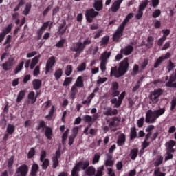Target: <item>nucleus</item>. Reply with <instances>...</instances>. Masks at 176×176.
I'll list each match as a JSON object with an SVG mask.
<instances>
[{"label":"nucleus","mask_w":176,"mask_h":176,"mask_svg":"<svg viewBox=\"0 0 176 176\" xmlns=\"http://www.w3.org/2000/svg\"><path fill=\"white\" fill-rule=\"evenodd\" d=\"M129 67L128 58H124L123 60L120 62V65L118 66H114L111 69V76H114L116 78H120L125 75L128 72Z\"/></svg>","instance_id":"1"},{"label":"nucleus","mask_w":176,"mask_h":176,"mask_svg":"<svg viewBox=\"0 0 176 176\" xmlns=\"http://www.w3.org/2000/svg\"><path fill=\"white\" fill-rule=\"evenodd\" d=\"M165 111L166 109L164 108L154 111L151 110L147 111V113H146V123H155L159 117L164 114Z\"/></svg>","instance_id":"2"},{"label":"nucleus","mask_w":176,"mask_h":176,"mask_svg":"<svg viewBox=\"0 0 176 176\" xmlns=\"http://www.w3.org/2000/svg\"><path fill=\"white\" fill-rule=\"evenodd\" d=\"M89 161L86 160L85 162L80 161L77 163L72 170V176H80L79 172L80 168L83 170H85L89 166Z\"/></svg>","instance_id":"3"},{"label":"nucleus","mask_w":176,"mask_h":176,"mask_svg":"<svg viewBox=\"0 0 176 176\" xmlns=\"http://www.w3.org/2000/svg\"><path fill=\"white\" fill-rule=\"evenodd\" d=\"M163 94V91L161 89H155L153 93L150 94L148 98L150 99V104H155L159 102V98Z\"/></svg>","instance_id":"4"},{"label":"nucleus","mask_w":176,"mask_h":176,"mask_svg":"<svg viewBox=\"0 0 176 176\" xmlns=\"http://www.w3.org/2000/svg\"><path fill=\"white\" fill-rule=\"evenodd\" d=\"M99 12L96 11L94 8H90L86 10L85 17L88 23H93V19L98 16Z\"/></svg>","instance_id":"5"},{"label":"nucleus","mask_w":176,"mask_h":176,"mask_svg":"<svg viewBox=\"0 0 176 176\" xmlns=\"http://www.w3.org/2000/svg\"><path fill=\"white\" fill-rule=\"evenodd\" d=\"M15 62H14V58L12 56H10L8 58V60L5 62V63H3L2 65V68L4 71H10L12 67L14 65Z\"/></svg>","instance_id":"6"},{"label":"nucleus","mask_w":176,"mask_h":176,"mask_svg":"<svg viewBox=\"0 0 176 176\" xmlns=\"http://www.w3.org/2000/svg\"><path fill=\"white\" fill-rule=\"evenodd\" d=\"M126 96V92L124 91L118 96V100L117 98H113L111 100V102L114 104V107L118 108L122 105V101Z\"/></svg>","instance_id":"7"},{"label":"nucleus","mask_w":176,"mask_h":176,"mask_svg":"<svg viewBox=\"0 0 176 176\" xmlns=\"http://www.w3.org/2000/svg\"><path fill=\"white\" fill-rule=\"evenodd\" d=\"M124 30V28L120 25L116 32L113 36V41L120 42V38L123 36V32Z\"/></svg>","instance_id":"8"},{"label":"nucleus","mask_w":176,"mask_h":176,"mask_svg":"<svg viewBox=\"0 0 176 176\" xmlns=\"http://www.w3.org/2000/svg\"><path fill=\"white\" fill-rule=\"evenodd\" d=\"M170 57L171 54L170 52H166L164 56H160V58L155 60V63H154V68H158L165 60H167Z\"/></svg>","instance_id":"9"},{"label":"nucleus","mask_w":176,"mask_h":176,"mask_svg":"<svg viewBox=\"0 0 176 176\" xmlns=\"http://www.w3.org/2000/svg\"><path fill=\"white\" fill-rule=\"evenodd\" d=\"M60 157H61V151L60 148H58L56 151L55 155L52 157V162H53L52 168L54 169L58 167V166L59 165L58 159H60Z\"/></svg>","instance_id":"10"},{"label":"nucleus","mask_w":176,"mask_h":176,"mask_svg":"<svg viewBox=\"0 0 176 176\" xmlns=\"http://www.w3.org/2000/svg\"><path fill=\"white\" fill-rule=\"evenodd\" d=\"M85 47L82 45V43L81 41H78L77 43H74L71 47V50L72 52L82 53V52L85 50Z\"/></svg>","instance_id":"11"},{"label":"nucleus","mask_w":176,"mask_h":176,"mask_svg":"<svg viewBox=\"0 0 176 176\" xmlns=\"http://www.w3.org/2000/svg\"><path fill=\"white\" fill-rule=\"evenodd\" d=\"M55 63H56V59H55L54 56H51V58H49V59L46 63V68H45V74H47L50 72V70L54 66Z\"/></svg>","instance_id":"12"},{"label":"nucleus","mask_w":176,"mask_h":176,"mask_svg":"<svg viewBox=\"0 0 176 176\" xmlns=\"http://www.w3.org/2000/svg\"><path fill=\"white\" fill-rule=\"evenodd\" d=\"M94 8L98 12L102 11L104 8L103 0H94Z\"/></svg>","instance_id":"13"},{"label":"nucleus","mask_w":176,"mask_h":176,"mask_svg":"<svg viewBox=\"0 0 176 176\" xmlns=\"http://www.w3.org/2000/svg\"><path fill=\"white\" fill-rule=\"evenodd\" d=\"M28 173V167L26 164H23L18 168L16 173H20L21 176H26Z\"/></svg>","instance_id":"14"},{"label":"nucleus","mask_w":176,"mask_h":176,"mask_svg":"<svg viewBox=\"0 0 176 176\" xmlns=\"http://www.w3.org/2000/svg\"><path fill=\"white\" fill-rule=\"evenodd\" d=\"M122 2L123 0H116L111 8V10L113 12H117L120 8V5Z\"/></svg>","instance_id":"15"},{"label":"nucleus","mask_w":176,"mask_h":176,"mask_svg":"<svg viewBox=\"0 0 176 176\" xmlns=\"http://www.w3.org/2000/svg\"><path fill=\"white\" fill-rule=\"evenodd\" d=\"M67 28H68V26L66 25V21L64 20L63 23H60L58 27V34L60 36H63L65 33Z\"/></svg>","instance_id":"16"},{"label":"nucleus","mask_w":176,"mask_h":176,"mask_svg":"<svg viewBox=\"0 0 176 176\" xmlns=\"http://www.w3.org/2000/svg\"><path fill=\"white\" fill-rule=\"evenodd\" d=\"M134 50V48L133 45H126L125 48L121 49V54L125 55V56H129L130 55Z\"/></svg>","instance_id":"17"},{"label":"nucleus","mask_w":176,"mask_h":176,"mask_svg":"<svg viewBox=\"0 0 176 176\" xmlns=\"http://www.w3.org/2000/svg\"><path fill=\"white\" fill-rule=\"evenodd\" d=\"M126 142V135L124 133L120 134L118 135V139H117V146H122Z\"/></svg>","instance_id":"18"},{"label":"nucleus","mask_w":176,"mask_h":176,"mask_svg":"<svg viewBox=\"0 0 176 176\" xmlns=\"http://www.w3.org/2000/svg\"><path fill=\"white\" fill-rule=\"evenodd\" d=\"M134 13L131 12L129 14L126 15V17H125V19L122 21V24H120V26H122V28H125V26L127 25V23L130 21V20L133 17Z\"/></svg>","instance_id":"19"},{"label":"nucleus","mask_w":176,"mask_h":176,"mask_svg":"<svg viewBox=\"0 0 176 176\" xmlns=\"http://www.w3.org/2000/svg\"><path fill=\"white\" fill-rule=\"evenodd\" d=\"M111 52H107V51H104L100 56V60L104 63H108V59L111 57Z\"/></svg>","instance_id":"20"},{"label":"nucleus","mask_w":176,"mask_h":176,"mask_svg":"<svg viewBox=\"0 0 176 176\" xmlns=\"http://www.w3.org/2000/svg\"><path fill=\"white\" fill-rule=\"evenodd\" d=\"M33 87L35 90H38L41 89L42 81L39 78H35L32 82Z\"/></svg>","instance_id":"21"},{"label":"nucleus","mask_w":176,"mask_h":176,"mask_svg":"<svg viewBox=\"0 0 176 176\" xmlns=\"http://www.w3.org/2000/svg\"><path fill=\"white\" fill-rule=\"evenodd\" d=\"M96 170L94 166H88L85 170V173L87 176H94L96 175Z\"/></svg>","instance_id":"22"},{"label":"nucleus","mask_w":176,"mask_h":176,"mask_svg":"<svg viewBox=\"0 0 176 176\" xmlns=\"http://www.w3.org/2000/svg\"><path fill=\"white\" fill-rule=\"evenodd\" d=\"M138 152L139 151L138 148L131 149V152L129 153V157H131V160H135L138 155Z\"/></svg>","instance_id":"23"},{"label":"nucleus","mask_w":176,"mask_h":176,"mask_svg":"<svg viewBox=\"0 0 176 176\" xmlns=\"http://www.w3.org/2000/svg\"><path fill=\"white\" fill-rule=\"evenodd\" d=\"M106 116H116L118 114V110L117 109H112V108H109L104 113Z\"/></svg>","instance_id":"24"},{"label":"nucleus","mask_w":176,"mask_h":176,"mask_svg":"<svg viewBox=\"0 0 176 176\" xmlns=\"http://www.w3.org/2000/svg\"><path fill=\"white\" fill-rule=\"evenodd\" d=\"M41 55H38L37 56H34V58H33L30 65V69H33L34 67L38 64Z\"/></svg>","instance_id":"25"},{"label":"nucleus","mask_w":176,"mask_h":176,"mask_svg":"<svg viewBox=\"0 0 176 176\" xmlns=\"http://www.w3.org/2000/svg\"><path fill=\"white\" fill-rule=\"evenodd\" d=\"M45 128H46V129H45V135L46 138H47V140H51L52 136L53 135L52 129L50 127L45 126Z\"/></svg>","instance_id":"26"},{"label":"nucleus","mask_w":176,"mask_h":176,"mask_svg":"<svg viewBox=\"0 0 176 176\" xmlns=\"http://www.w3.org/2000/svg\"><path fill=\"white\" fill-rule=\"evenodd\" d=\"M148 0H144L142 2V3H140V5H139V9L138 10H140L142 12H144V10H145V9L146 8V7L148 5Z\"/></svg>","instance_id":"27"},{"label":"nucleus","mask_w":176,"mask_h":176,"mask_svg":"<svg viewBox=\"0 0 176 176\" xmlns=\"http://www.w3.org/2000/svg\"><path fill=\"white\" fill-rule=\"evenodd\" d=\"M74 85L78 87H84V81L82 80V76H79V77H78L76 84Z\"/></svg>","instance_id":"28"},{"label":"nucleus","mask_w":176,"mask_h":176,"mask_svg":"<svg viewBox=\"0 0 176 176\" xmlns=\"http://www.w3.org/2000/svg\"><path fill=\"white\" fill-rule=\"evenodd\" d=\"M153 37L152 36H148V38H147V44H146V47H147L148 49L152 48L153 46Z\"/></svg>","instance_id":"29"},{"label":"nucleus","mask_w":176,"mask_h":176,"mask_svg":"<svg viewBox=\"0 0 176 176\" xmlns=\"http://www.w3.org/2000/svg\"><path fill=\"white\" fill-rule=\"evenodd\" d=\"M175 67V63H173V62H172L171 60H169L168 63L166 65V70L168 73H170L171 71H173Z\"/></svg>","instance_id":"30"},{"label":"nucleus","mask_w":176,"mask_h":176,"mask_svg":"<svg viewBox=\"0 0 176 176\" xmlns=\"http://www.w3.org/2000/svg\"><path fill=\"white\" fill-rule=\"evenodd\" d=\"M137 138V131L135 127L131 128V135L129 139L133 140Z\"/></svg>","instance_id":"31"},{"label":"nucleus","mask_w":176,"mask_h":176,"mask_svg":"<svg viewBox=\"0 0 176 176\" xmlns=\"http://www.w3.org/2000/svg\"><path fill=\"white\" fill-rule=\"evenodd\" d=\"M6 131L8 134L12 135L15 131V126L12 124H9L7 126Z\"/></svg>","instance_id":"32"},{"label":"nucleus","mask_w":176,"mask_h":176,"mask_svg":"<svg viewBox=\"0 0 176 176\" xmlns=\"http://www.w3.org/2000/svg\"><path fill=\"white\" fill-rule=\"evenodd\" d=\"M23 65H24V62H20V63L19 65H17L16 67L14 69V74H17L18 73H19L23 67Z\"/></svg>","instance_id":"33"},{"label":"nucleus","mask_w":176,"mask_h":176,"mask_svg":"<svg viewBox=\"0 0 176 176\" xmlns=\"http://www.w3.org/2000/svg\"><path fill=\"white\" fill-rule=\"evenodd\" d=\"M164 157L162 156H158L155 162H154V166L157 167L163 163Z\"/></svg>","instance_id":"34"},{"label":"nucleus","mask_w":176,"mask_h":176,"mask_svg":"<svg viewBox=\"0 0 176 176\" xmlns=\"http://www.w3.org/2000/svg\"><path fill=\"white\" fill-rule=\"evenodd\" d=\"M62 76H63L62 69H58V70H56V72L54 73V76H55L56 80H58L61 78Z\"/></svg>","instance_id":"35"},{"label":"nucleus","mask_w":176,"mask_h":176,"mask_svg":"<svg viewBox=\"0 0 176 176\" xmlns=\"http://www.w3.org/2000/svg\"><path fill=\"white\" fill-rule=\"evenodd\" d=\"M32 8V5L30 3H28L25 6V8L24 10V11L23 12V14L25 15V16H27L29 14V12H30V10Z\"/></svg>","instance_id":"36"},{"label":"nucleus","mask_w":176,"mask_h":176,"mask_svg":"<svg viewBox=\"0 0 176 176\" xmlns=\"http://www.w3.org/2000/svg\"><path fill=\"white\" fill-rule=\"evenodd\" d=\"M25 91H21L17 96L16 102L19 103L25 97Z\"/></svg>","instance_id":"37"},{"label":"nucleus","mask_w":176,"mask_h":176,"mask_svg":"<svg viewBox=\"0 0 176 176\" xmlns=\"http://www.w3.org/2000/svg\"><path fill=\"white\" fill-rule=\"evenodd\" d=\"M39 168V166L38 164H33L32 167V170H31V174L32 176H36V173L38 171Z\"/></svg>","instance_id":"38"},{"label":"nucleus","mask_w":176,"mask_h":176,"mask_svg":"<svg viewBox=\"0 0 176 176\" xmlns=\"http://www.w3.org/2000/svg\"><path fill=\"white\" fill-rule=\"evenodd\" d=\"M78 93L77 86L74 85L72 88L71 98L74 100L76 98V95Z\"/></svg>","instance_id":"39"},{"label":"nucleus","mask_w":176,"mask_h":176,"mask_svg":"<svg viewBox=\"0 0 176 176\" xmlns=\"http://www.w3.org/2000/svg\"><path fill=\"white\" fill-rule=\"evenodd\" d=\"M109 41V36H104V37H102L100 43L101 46L102 45H107Z\"/></svg>","instance_id":"40"},{"label":"nucleus","mask_w":176,"mask_h":176,"mask_svg":"<svg viewBox=\"0 0 176 176\" xmlns=\"http://www.w3.org/2000/svg\"><path fill=\"white\" fill-rule=\"evenodd\" d=\"M73 71V66L72 65H67V69L65 70V74L67 76H70V75L72 74Z\"/></svg>","instance_id":"41"},{"label":"nucleus","mask_w":176,"mask_h":176,"mask_svg":"<svg viewBox=\"0 0 176 176\" xmlns=\"http://www.w3.org/2000/svg\"><path fill=\"white\" fill-rule=\"evenodd\" d=\"M46 127V124L44 121H41L39 122L38 126H36V129L37 131H40L41 129H42V131H44V129Z\"/></svg>","instance_id":"42"},{"label":"nucleus","mask_w":176,"mask_h":176,"mask_svg":"<svg viewBox=\"0 0 176 176\" xmlns=\"http://www.w3.org/2000/svg\"><path fill=\"white\" fill-rule=\"evenodd\" d=\"M35 93L32 91L28 94V99L32 100V103L34 104L36 101V98H34Z\"/></svg>","instance_id":"43"},{"label":"nucleus","mask_w":176,"mask_h":176,"mask_svg":"<svg viewBox=\"0 0 176 176\" xmlns=\"http://www.w3.org/2000/svg\"><path fill=\"white\" fill-rule=\"evenodd\" d=\"M43 162L42 164V168L43 170H46L47 168V167L49 166L50 162V160L48 159H45Z\"/></svg>","instance_id":"44"},{"label":"nucleus","mask_w":176,"mask_h":176,"mask_svg":"<svg viewBox=\"0 0 176 176\" xmlns=\"http://www.w3.org/2000/svg\"><path fill=\"white\" fill-rule=\"evenodd\" d=\"M176 81V69L175 72L170 74L169 76V80L168 82H175Z\"/></svg>","instance_id":"45"},{"label":"nucleus","mask_w":176,"mask_h":176,"mask_svg":"<svg viewBox=\"0 0 176 176\" xmlns=\"http://www.w3.org/2000/svg\"><path fill=\"white\" fill-rule=\"evenodd\" d=\"M87 65L85 62H83L81 63V65H79L78 67H77L78 72H83L86 69Z\"/></svg>","instance_id":"46"},{"label":"nucleus","mask_w":176,"mask_h":176,"mask_svg":"<svg viewBox=\"0 0 176 176\" xmlns=\"http://www.w3.org/2000/svg\"><path fill=\"white\" fill-rule=\"evenodd\" d=\"M36 151L34 148H32L30 151L28 152V158L31 159L35 155Z\"/></svg>","instance_id":"47"},{"label":"nucleus","mask_w":176,"mask_h":176,"mask_svg":"<svg viewBox=\"0 0 176 176\" xmlns=\"http://www.w3.org/2000/svg\"><path fill=\"white\" fill-rule=\"evenodd\" d=\"M82 120L86 123H90L93 121V118L90 116H84Z\"/></svg>","instance_id":"48"},{"label":"nucleus","mask_w":176,"mask_h":176,"mask_svg":"<svg viewBox=\"0 0 176 176\" xmlns=\"http://www.w3.org/2000/svg\"><path fill=\"white\" fill-rule=\"evenodd\" d=\"M100 159V153H96L93 160V164H97L99 162Z\"/></svg>","instance_id":"49"},{"label":"nucleus","mask_w":176,"mask_h":176,"mask_svg":"<svg viewBox=\"0 0 176 176\" xmlns=\"http://www.w3.org/2000/svg\"><path fill=\"white\" fill-rule=\"evenodd\" d=\"M176 107V98H173L170 102V111H173Z\"/></svg>","instance_id":"50"},{"label":"nucleus","mask_w":176,"mask_h":176,"mask_svg":"<svg viewBox=\"0 0 176 176\" xmlns=\"http://www.w3.org/2000/svg\"><path fill=\"white\" fill-rule=\"evenodd\" d=\"M72 77H66L64 82H63V86L67 87L69 85V84L72 82Z\"/></svg>","instance_id":"51"},{"label":"nucleus","mask_w":176,"mask_h":176,"mask_svg":"<svg viewBox=\"0 0 176 176\" xmlns=\"http://www.w3.org/2000/svg\"><path fill=\"white\" fill-rule=\"evenodd\" d=\"M162 14L160 9H157L153 12V18L156 19L159 17Z\"/></svg>","instance_id":"52"},{"label":"nucleus","mask_w":176,"mask_h":176,"mask_svg":"<svg viewBox=\"0 0 176 176\" xmlns=\"http://www.w3.org/2000/svg\"><path fill=\"white\" fill-rule=\"evenodd\" d=\"M25 4L24 0H21L19 4L14 8V12H17L19 10L20 8L22 7Z\"/></svg>","instance_id":"53"},{"label":"nucleus","mask_w":176,"mask_h":176,"mask_svg":"<svg viewBox=\"0 0 176 176\" xmlns=\"http://www.w3.org/2000/svg\"><path fill=\"white\" fill-rule=\"evenodd\" d=\"M148 65V59H144V60L142 62V65H140V69L144 70L147 67Z\"/></svg>","instance_id":"54"},{"label":"nucleus","mask_w":176,"mask_h":176,"mask_svg":"<svg viewBox=\"0 0 176 176\" xmlns=\"http://www.w3.org/2000/svg\"><path fill=\"white\" fill-rule=\"evenodd\" d=\"M65 43V41L64 40V38H63L62 40H60L58 43H56V47L58 48H62L64 47Z\"/></svg>","instance_id":"55"},{"label":"nucleus","mask_w":176,"mask_h":176,"mask_svg":"<svg viewBox=\"0 0 176 176\" xmlns=\"http://www.w3.org/2000/svg\"><path fill=\"white\" fill-rule=\"evenodd\" d=\"M139 70H140V67L138 66V65H135L133 66V69H132V75H137Z\"/></svg>","instance_id":"56"},{"label":"nucleus","mask_w":176,"mask_h":176,"mask_svg":"<svg viewBox=\"0 0 176 176\" xmlns=\"http://www.w3.org/2000/svg\"><path fill=\"white\" fill-rule=\"evenodd\" d=\"M176 143L173 140H170L166 143L167 148H173V147L175 146Z\"/></svg>","instance_id":"57"},{"label":"nucleus","mask_w":176,"mask_h":176,"mask_svg":"<svg viewBox=\"0 0 176 176\" xmlns=\"http://www.w3.org/2000/svg\"><path fill=\"white\" fill-rule=\"evenodd\" d=\"M107 64V62H104V61L101 60L100 69H101V71L102 72H106V70H107V67H106Z\"/></svg>","instance_id":"58"},{"label":"nucleus","mask_w":176,"mask_h":176,"mask_svg":"<svg viewBox=\"0 0 176 176\" xmlns=\"http://www.w3.org/2000/svg\"><path fill=\"white\" fill-rule=\"evenodd\" d=\"M69 129H67L63 134V137H62V143L64 144L67 136H68V133H69Z\"/></svg>","instance_id":"59"},{"label":"nucleus","mask_w":176,"mask_h":176,"mask_svg":"<svg viewBox=\"0 0 176 176\" xmlns=\"http://www.w3.org/2000/svg\"><path fill=\"white\" fill-rule=\"evenodd\" d=\"M119 84L117 82H113L111 86V91H118Z\"/></svg>","instance_id":"60"},{"label":"nucleus","mask_w":176,"mask_h":176,"mask_svg":"<svg viewBox=\"0 0 176 176\" xmlns=\"http://www.w3.org/2000/svg\"><path fill=\"white\" fill-rule=\"evenodd\" d=\"M154 176H166V174L160 172V169L158 168L154 171Z\"/></svg>","instance_id":"61"},{"label":"nucleus","mask_w":176,"mask_h":176,"mask_svg":"<svg viewBox=\"0 0 176 176\" xmlns=\"http://www.w3.org/2000/svg\"><path fill=\"white\" fill-rule=\"evenodd\" d=\"M144 118H142L138 120V127L142 128L144 126Z\"/></svg>","instance_id":"62"},{"label":"nucleus","mask_w":176,"mask_h":176,"mask_svg":"<svg viewBox=\"0 0 176 176\" xmlns=\"http://www.w3.org/2000/svg\"><path fill=\"white\" fill-rule=\"evenodd\" d=\"M40 66H36L33 72V74L34 76H37L40 74Z\"/></svg>","instance_id":"63"},{"label":"nucleus","mask_w":176,"mask_h":176,"mask_svg":"<svg viewBox=\"0 0 176 176\" xmlns=\"http://www.w3.org/2000/svg\"><path fill=\"white\" fill-rule=\"evenodd\" d=\"M165 85L167 87L176 88V82H168Z\"/></svg>","instance_id":"64"}]
</instances>
